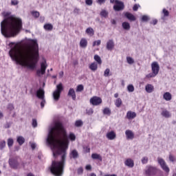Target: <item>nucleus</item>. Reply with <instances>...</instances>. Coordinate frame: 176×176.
<instances>
[{"label": "nucleus", "mask_w": 176, "mask_h": 176, "mask_svg": "<svg viewBox=\"0 0 176 176\" xmlns=\"http://www.w3.org/2000/svg\"><path fill=\"white\" fill-rule=\"evenodd\" d=\"M31 13L33 17H35V19H38V17H39V12L32 11Z\"/></svg>", "instance_id": "nucleus-40"}, {"label": "nucleus", "mask_w": 176, "mask_h": 176, "mask_svg": "<svg viewBox=\"0 0 176 176\" xmlns=\"http://www.w3.org/2000/svg\"><path fill=\"white\" fill-rule=\"evenodd\" d=\"M100 16L102 17H104V19H107V17H108V12H107V10H102L100 12Z\"/></svg>", "instance_id": "nucleus-35"}, {"label": "nucleus", "mask_w": 176, "mask_h": 176, "mask_svg": "<svg viewBox=\"0 0 176 176\" xmlns=\"http://www.w3.org/2000/svg\"><path fill=\"white\" fill-rule=\"evenodd\" d=\"M91 157H92V159H94L96 160H100V162H102V157H101V155H100V154L93 153L91 155Z\"/></svg>", "instance_id": "nucleus-25"}, {"label": "nucleus", "mask_w": 176, "mask_h": 176, "mask_svg": "<svg viewBox=\"0 0 176 176\" xmlns=\"http://www.w3.org/2000/svg\"><path fill=\"white\" fill-rule=\"evenodd\" d=\"M125 135L126 137V140H133L134 139V133L131 130H126L125 131Z\"/></svg>", "instance_id": "nucleus-16"}, {"label": "nucleus", "mask_w": 176, "mask_h": 176, "mask_svg": "<svg viewBox=\"0 0 176 176\" xmlns=\"http://www.w3.org/2000/svg\"><path fill=\"white\" fill-rule=\"evenodd\" d=\"M115 47V43H113V40H109L107 43L106 49L107 50H109L111 52V50H113V48Z\"/></svg>", "instance_id": "nucleus-15"}, {"label": "nucleus", "mask_w": 176, "mask_h": 176, "mask_svg": "<svg viewBox=\"0 0 176 176\" xmlns=\"http://www.w3.org/2000/svg\"><path fill=\"white\" fill-rule=\"evenodd\" d=\"M85 32L88 35H91V36H93V35H94V30H93V28H88L86 30Z\"/></svg>", "instance_id": "nucleus-31"}, {"label": "nucleus", "mask_w": 176, "mask_h": 176, "mask_svg": "<svg viewBox=\"0 0 176 176\" xmlns=\"http://www.w3.org/2000/svg\"><path fill=\"white\" fill-rule=\"evenodd\" d=\"M137 117V113H135V112L134 111H128L126 113V118L127 119L130 120V119H134V118Z\"/></svg>", "instance_id": "nucleus-21"}, {"label": "nucleus", "mask_w": 176, "mask_h": 176, "mask_svg": "<svg viewBox=\"0 0 176 176\" xmlns=\"http://www.w3.org/2000/svg\"><path fill=\"white\" fill-rule=\"evenodd\" d=\"M79 154L76 150H73L70 154V157H73V159H78Z\"/></svg>", "instance_id": "nucleus-26"}, {"label": "nucleus", "mask_w": 176, "mask_h": 176, "mask_svg": "<svg viewBox=\"0 0 176 176\" xmlns=\"http://www.w3.org/2000/svg\"><path fill=\"white\" fill-rule=\"evenodd\" d=\"M6 146V141L2 140L0 142V151H2L3 148Z\"/></svg>", "instance_id": "nucleus-37"}, {"label": "nucleus", "mask_w": 176, "mask_h": 176, "mask_svg": "<svg viewBox=\"0 0 176 176\" xmlns=\"http://www.w3.org/2000/svg\"><path fill=\"white\" fill-rule=\"evenodd\" d=\"M85 3L89 6H91L93 5V0H86Z\"/></svg>", "instance_id": "nucleus-52"}, {"label": "nucleus", "mask_w": 176, "mask_h": 176, "mask_svg": "<svg viewBox=\"0 0 176 176\" xmlns=\"http://www.w3.org/2000/svg\"><path fill=\"white\" fill-rule=\"evenodd\" d=\"M84 149L85 150V152L87 153H89V152H90V148L86 146V147H84Z\"/></svg>", "instance_id": "nucleus-60"}, {"label": "nucleus", "mask_w": 176, "mask_h": 176, "mask_svg": "<svg viewBox=\"0 0 176 176\" xmlns=\"http://www.w3.org/2000/svg\"><path fill=\"white\" fill-rule=\"evenodd\" d=\"M36 97L39 98L40 100H42L41 102V108H43L45 107V103L46 101L45 100V91L42 89V88H40L38 90L36 91Z\"/></svg>", "instance_id": "nucleus-6"}, {"label": "nucleus", "mask_w": 176, "mask_h": 176, "mask_svg": "<svg viewBox=\"0 0 176 176\" xmlns=\"http://www.w3.org/2000/svg\"><path fill=\"white\" fill-rule=\"evenodd\" d=\"M96 45L97 46H100V45H101V40H98V41H94V42L93 43V46L94 47V46H96Z\"/></svg>", "instance_id": "nucleus-48"}, {"label": "nucleus", "mask_w": 176, "mask_h": 176, "mask_svg": "<svg viewBox=\"0 0 176 176\" xmlns=\"http://www.w3.org/2000/svg\"><path fill=\"white\" fill-rule=\"evenodd\" d=\"M11 5L16 6V5H19V1L16 0H12L11 1Z\"/></svg>", "instance_id": "nucleus-55"}, {"label": "nucleus", "mask_w": 176, "mask_h": 176, "mask_svg": "<svg viewBox=\"0 0 176 176\" xmlns=\"http://www.w3.org/2000/svg\"><path fill=\"white\" fill-rule=\"evenodd\" d=\"M157 74H155V73H153V72H152V73H150L148 74H147L146 76V78H155V76H156Z\"/></svg>", "instance_id": "nucleus-46"}, {"label": "nucleus", "mask_w": 176, "mask_h": 176, "mask_svg": "<svg viewBox=\"0 0 176 176\" xmlns=\"http://www.w3.org/2000/svg\"><path fill=\"white\" fill-rule=\"evenodd\" d=\"M127 90L129 93H133L134 91V86L133 85H128Z\"/></svg>", "instance_id": "nucleus-41"}, {"label": "nucleus", "mask_w": 176, "mask_h": 176, "mask_svg": "<svg viewBox=\"0 0 176 176\" xmlns=\"http://www.w3.org/2000/svg\"><path fill=\"white\" fill-rule=\"evenodd\" d=\"M122 99H120V98H118L115 101V105L116 107H117V108H120V107L122 106Z\"/></svg>", "instance_id": "nucleus-29"}, {"label": "nucleus", "mask_w": 176, "mask_h": 176, "mask_svg": "<svg viewBox=\"0 0 176 176\" xmlns=\"http://www.w3.org/2000/svg\"><path fill=\"white\" fill-rule=\"evenodd\" d=\"M47 144L50 146L54 157L61 155L59 162L52 161L50 168V172L55 176H63L67 157V149L69 145V139L64 126L60 122H54L49 128L46 139Z\"/></svg>", "instance_id": "nucleus-1"}, {"label": "nucleus", "mask_w": 176, "mask_h": 176, "mask_svg": "<svg viewBox=\"0 0 176 176\" xmlns=\"http://www.w3.org/2000/svg\"><path fill=\"white\" fill-rule=\"evenodd\" d=\"M75 126L76 127H82V126H83V121L80 120H76L75 122Z\"/></svg>", "instance_id": "nucleus-34"}, {"label": "nucleus", "mask_w": 176, "mask_h": 176, "mask_svg": "<svg viewBox=\"0 0 176 176\" xmlns=\"http://www.w3.org/2000/svg\"><path fill=\"white\" fill-rule=\"evenodd\" d=\"M163 13H164V15L165 16V17L168 16V14H169L168 10H167L166 9H164L163 10Z\"/></svg>", "instance_id": "nucleus-56"}, {"label": "nucleus", "mask_w": 176, "mask_h": 176, "mask_svg": "<svg viewBox=\"0 0 176 176\" xmlns=\"http://www.w3.org/2000/svg\"><path fill=\"white\" fill-rule=\"evenodd\" d=\"M157 162L160 164V166L165 171V173H170V168H168V166H167V164L166 163V161L163 160V158L158 157Z\"/></svg>", "instance_id": "nucleus-8"}, {"label": "nucleus", "mask_w": 176, "mask_h": 176, "mask_svg": "<svg viewBox=\"0 0 176 176\" xmlns=\"http://www.w3.org/2000/svg\"><path fill=\"white\" fill-rule=\"evenodd\" d=\"M97 2L99 5H102V3H105V0H98Z\"/></svg>", "instance_id": "nucleus-59"}, {"label": "nucleus", "mask_w": 176, "mask_h": 176, "mask_svg": "<svg viewBox=\"0 0 176 176\" xmlns=\"http://www.w3.org/2000/svg\"><path fill=\"white\" fill-rule=\"evenodd\" d=\"M9 56L12 61H15L16 65L23 68V41L19 43H10Z\"/></svg>", "instance_id": "nucleus-4"}, {"label": "nucleus", "mask_w": 176, "mask_h": 176, "mask_svg": "<svg viewBox=\"0 0 176 176\" xmlns=\"http://www.w3.org/2000/svg\"><path fill=\"white\" fill-rule=\"evenodd\" d=\"M116 5L113 6V10L116 12H120V10H123L124 9V3L119 0L115 1Z\"/></svg>", "instance_id": "nucleus-9"}, {"label": "nucleus", "mask_w": 176, "mask_h": 176, "mask_svg": "<svg viewBox=\"0 0 176 176\" xmlns=\"http://www.w3.org/2000/svg\"><path fill=\"white\" fill-rule=\"evenodd\" d=\"M78 174H83V168H79L78 169Z\"/></svg>", "instance_id": "nucleus-57"}, {"label": "nucleus", "mask_w": 176, "mask_h": 176, "mask_svg": "<svg viewBox=\"0 0 176 176\" xmlns=\"http://www.w3.org/2000/svg\"><path fill=\"white\" fill-rule=\"evenodd\" d=\"M149 20V16H146V15H144L142 17V21H148Z\"/></svg>", "instance_id": "nucleus-49"}, {"label": "nucleus", "mask_w": 176, "mask_h": 176, "mask_svg": "<svg viewBox=\"0 0 176 176\" xmlns=\"http://www.w3.org/2000/svg\"><path fill=\"white\" fill-rule=\"evenodd\" d=\"M74 13H79V9L75 8L74 10Z\"/></svg>", "instance_id": "nucleus-64"}, {"label": "nucleus", "mask_w": 176, "mask_h": 176, "mask_svg": "<svg viewBox=\"0 0 176 176\" xmlns=\"http://www.w3.org/2000/svg\"><path fill=\"white\" fill-rule=\"evenodd\" d=\"M94 60L96 62L98 63V64H99L100 65H101V64H102V60H101V57H100V56L98 55H95L94 56Z\"/></svg>", "instance_id": "nucleus-32"}, {"label": "nucleus", "mask_w": 176, "mask_h": 176, "mask_svg": "<svg viewBox=\"0 0 176 176\" xmlns=\"http://www.w3.org/2000/svg\"><path fill=\"white\" fill-rule=\"evenodd\" d=\"M161 115L162 116H163V118H166V119H168V118H171V113H170V111L166 109L162 110V111L161 112Z\"/></svg>", "instance_id": "nucleus-19"}, {"label": "nucleus", "mask_w": 176, "mask_h": 176, "mask_svg": "<svg viewBox=\"0 0 176 176\" xmlns=\"http://www.w3.org/2000/svg\"><path fill=\"white\" fill-rule=\"evenodd\" d=\"M87 114V115H93V109H89L86 110Z\"/></svg>", "instance_id": "nucleus-53"}, {"label": "nucleus", "mask_w": 176, "mask_h": 176, "mask_svg": "<svg viewBox=\"0 0 176 176\" xmlns=\"http://www.w3.org/2000/svg\"><path fill=\"white\" fill-rule=\"evenodd\" d=\"M38 61H39L38 41L34 39H28L26 42H23V67H27L29 69H35Z\"/></svg>", "instance_id": "nucleus-2"}, {"label": "nucleus", "mask_w": 176, "mask_h": 176, "mask_svg": "<svg viewBox=\"0 0 176 176\" xmlns=\"http://www.w3.org/2000/svg\"><path fill=\"white\" fill-rule=\"evenodd\" d=\"M111 113V109L108 107H106L103 109V114L107 115L108 116H110Z\"/></svg>", "instance_id": "nucleus-33"}, {"label": "nucleus", "mask_w": 176, "mask_h": 176, "mask_svg": "<svg viewBox=\"0 0 176 176\" xmlns=\"http://www.w3.org/2000/svg\"><path fill=\"white\" fill-rule=\"evenodd\" d=\"M7 108L9 109V111H13V109H14V107H13V104L11 103L8 104Z\"/></svg>", "instance_id": "nucleus-50"}, {"label": "nucleus", "mask_w": 176, "mask_h": 176, "mask_svg": "<svg viewBox=\"0 0 176 176\" xmlns=\"http://www.w3.org/2000/svg\"><path fill=\"white\" fill-rule=\"evenodd\" d=\"M126 61L128 64H130L131 65V64H134V59L130 56L126 57Z\"/></svg>", "instance_id": "nucleus-38"}, {"label": "nucleus", "mask_w": 176, "mask_h": 176, "mask_svg": "<svg viewBox=\"0 0 176 176\" xmlns=\"http://www.w3.org/2000/svg\"><path fill=\"white\" fill-rule=\"evenodd\" d=\"M102 102V99L98 96H94L90 99V104L94 106L100 105Z\"/></svg>", "instance_id": "nucleus-10"}, {"label": "nucleus", "mask_w": 176, "mask_h": 176, "mask_svg": "<svg viewBox=\"0 0 176 176\" xmlns=\"http://www.w3.org/2000/svg\"><path fill=\"white\" fill-rule=\"evenodd\" d=\"M109 74H111V69H109V68H107L104 72V76L108 78V76H109Z\"/></svg>", "instance_id": "nucleus-39"}, {"label": "nucleus", "mask_w": 176, "mask_h": 176, "mask_svg": "<svg viewBox=\"0 0 176 176\" xmlns=\"http://www.w3.org/2000/svg\"><path fill=\"white\" fill-rule=\"evenodd\" d=\"M149 159L148 158V157H143L142 158V164H146V163H148Z\"/></svg>", "instance_id": "nucleus-43"}, {"label": "nucleus", "mask_w": 176, "mask_h": 176, "mask_svg": "<svg viewBox=\"0 0 176 176\" xmlns=\"http://www.w3.org/2000/svg\"><path fill=\"white\" fill-rule=\"evenodd\" d=\"M152 72L155 74V75H157L159 74V71H160V66H159V63L157 62H153L151 64Z\"/></svg>", "instance_id": "nucleus-13"}, {"label": "nucleus", "mask_w": 176, "mask_h": 176, "mask_svg": "<svg viewBox=\"0 0 176 176\" xmlns=\"http://www.w3.org/2000/svg\"><path fill=\"white\" fill-rule=\"evenodd\" d=\"M23 21L10 13L4 14V19L1 22V35L5 38H13L21 31Z\"/></svg>", "instance_id": "nucleus-3"}, {"label": "nucleus", "mask_w": 176, "mask_h": 176, "mask_svg": "<svg viewBox=\"0 0 176 176\" xmlns=\"http://www.w3.org/2000/svg\"><path fill=\"white\" fill-rule=\"evenodd\" d=\"M163 97L166 100V101H170L172 98L171 94H170V92H166L164 94Z\"/></svg>", "instance_id": "nucleus-27"}, {"label": "nucleus", "mask_w": 176, "mask_h": 176, "mask_svg": "<svg viewBox=\"0 0 176 176\" xmlns=\"http://www.w3.org/2000/svg\"><path fill=\"white\" fill-rule=\"evenodd\" d=\"M14 151H20V146H14Z\"/></svg>", "instance_id": "nucleus-61"}, {"label": "nucleus", "mask_w": 176, "mask_h": 176, "mask_svg": "<svg viewBox=\"0 0 176 176\" xmlns=\"http://www.w3.org/2000/svg\"><path fill=\"white\" fill-rule=\"evenodd\" d=\"M9 165L11 167V168H14L16 170L19 167V162H17V160L14 158H10L8 161Z\"/></svg>", "instance_id": "nucleus-12"}, {"label": "nucleus", "mask_w": 176, "mask_h": 176, "mask_svg": "<svg viewBox=\"0 0 176 176\" xmlns=\"http://www.w3.org/2000/svg\"><path fill=\"white\" fill-rule=\"evenodd\" d=\"M85 168L86 170H91V165H87Z\"/></svg>", "instance_id": "nucleus-62"}, {"label": "nucleus", "mask_w": 176, "mask_h": 176, "mask_svg": "<svg viewBox=\"0 0 176 176\" xmlns=\"http://www.w3.org/2000/svg\"><path fill=\"white\" fill-rule=\"evenodd\" d=\"M16 141L19 145H23V136L18 137Z\"/></svg>", "instance_id": "nucleus-44"}, {"label": "nucleus", "mask_w": 176, "mask_h": 176, "mask_svg": "<svg viewBox=\"0 0 176 176\" xmlns=\"http://www.w3.org/2000/svg\"><path fill=\"white\" fill-rule=\"evenodd\" d=\"M153 89H154L153 85L151 84H148L145 87V89L147 93H152V91H153Z\"/></svg>", "instance_id": "nucleus-24"}, {"label": "nucleus", "mask_w": 176, "mask_h": 176, "mask_svg": "<svg viewBox=\"0 0 176 176\" xmlns=\"http://www.w3.org/2000/svg\"><path fill=\"white\" fill-rule=\"evenodd\" d=\"M97 68H98L97 63H92L90 65H89V69H91V71H97Z\"/></svg>", "instance_id": "nucleus-30"}, {"label": "nucleus", "mask_w": 176, "mask_h": 176, "mask_svg": "<svg viewBox=\"0 0 176 176\" xmlns=\"http://www.w3.org/2000/svg\"><path fill=\"white\" fill-rule=\"evenodd\" d=\"M32 126H33V127H37V126H38V122H36V120L33 119V120H32Z\"/></svg>", "instance_id": "nucleus-51"}, {"label": "nucleus", "mask_w": 176, "mask_h": 176, "mask_svg": "<svg viewBox=\"0 0 176 176\" xmlns=\"http://www.w3.org/2000/svg\"><path fill=\"white\" fill-rule=\"evenodd\" d=\"M106 137L110 141H113V140L116 138V133H115V131H111L106 134Z\"/></svg>", "instance_id": "nucleus-14"}, {"label": "nucleus", "mask_w": 176, "mask_h": 176, "mask_svg": "<svg viewBox=\"0 0 176 176\" xmlns=\"http://www.w3.org/2000/svg\"><path fill=\"white\" fill-rule=\"evenodd\" d=\"M122 27L123 30H125V31H130L131 26L129 22H123L122 23Z\"/></svg>", "instance_id": "nucleus-23"}, {"label": "nucleus", "mask_w": 176, "mask_h": 176, "mask_svg": "<svg viewBox=\"0 0 176 176\" xmlns=\"http://www.w3.org/2000/svg\"><path fill=\"white\" fill-rule=\"evenodd\" d=\"M83 86L82 85H79L77 87L76 91H83Z\"/></svg>", "instance_id": "nucleus-47"}, {"label": "nucleus", "mask_w": 176, "mask_h": 176, "mask_svg": "<svg viewBox=\"0 0 176 176\" xmlns=\"http://www.w3.org/2000/svg\"><path fill=\"white\" fill-rule=\"evenodd\" d=\"M69 137L71 141H75L76 140V136L74 133H70Z\"/></svg>", "instance_id": "nucleus-45"}, {"label": "nucleus", "mask_w": 176, "mask_h": 176, "mask_svg": "<svg viewBox=\"0 0 176 176\" xmlns=\"http://www.w3.org/2000/svg\"><path fill=\"white\" fill-rule=\"evenodd\" d=\"M46 68H47V64L46 63V60H44V62L41 63V69H38L36 71V74L38 76L45 75V74H46Z\"/></svg>", "instance_id": "nucleus-7"}, {"label": "nucleus", "mask_w": 176, "mask_h": 176, "mask_svg": "<svg viewBox=\"0 0 176 176\" xmlns=\"http://www.w3.org/2000/svg\"><path fill=\"white\" fill-rule=\"evenodd\" d=\"M124 164L125 166H126V167H129V168H133V167H134V161L129 158L124 162Z\"/></svg>", "instance_id": "nucleus-18"}, {"label": "nucleus", "mask_w": 176, "mask_h": 176, "mask_svg": "<svg viewBox=\"0 0 176 176\" xmlns=\"http://www.w3.org/2000/svg\"><path fill=\"white\" fill-rule=\"evenodd\" d=\"M169 160H170V162H172V163H174V162H176L175 156L173 155L172 154H170L169 155Z\"/></svg>", "instance_id": "nucleus-42"}, {"label": "nucleus", "mask_w": 176, "mask_h": 176, "mask_svg": "<svg viewBox=\"0 0 176 176\" xmlns=\"http://www.w3.org/2000/svg\"><path fill=\"white\" fill-rule=\"evenodd\" d=\"M138 8H140V5L139 4H135L133 6V10H134V12H137V10H138Z\"/></svg>", "instance_id": "nucleus-54"}, {"label": "nucleus", "mask_w": 176, "mask_h": 176, "mask_svg": "<svg viewBox=\"0 0 176 176\" xmlns=\"http://www.w3.org/2000/svg\"><path fill=\"white\" fill-rule=\"evenodd\" d=\"M80 47L82 49H86L87 47V39L82 38L80 41Z\"/></svg>", "instance_id": "nucleus-20"}, {"label": "nucleus", "mask_w": 176, "mask_h": 176, "mask_svg": "<svg viewBox=\"0 0 176 176\" xmlns=\"http://www.w3.org/2000/svg\"><path fill=\"white\" fill-rule=\"evenodd\" d=\"M14 141L12 138H8V148H12L13 146Z\"/></svg>", "instance_id": "nucleus-36"}, {"label": "nucleus", "mask_w": 176, "mask_h": 176, "mask_svg": "<svg viewBox=\"0 0 176 176\" xmlns=\"http://www.w3.org/2000/svg\"><path fill=\"white\" fill-rule=\"evenodd\" d=\"M63 90H64V88L63 87L62 83L56 85V89L53 92L52 94L54 101H58V100H60L61 91H63Z\"/></svg>", "instance_id": "nucleus-5"}, {"label": "nucleus", "mask_w": 176, "mask_h": 176, "mask_svg": "<svg viewBox=\"0 0 176 176\" xmlns=\"http://www.w3.org/2000/svg\"><path fill=\"white\" fill-rule=\"evenodd\" d=\"M152 24H153V25H156V24H157V19H154V20L153 21Z\"/></svg>", "instance_id": "nucleus-63"}, {"label": "nucleus", "mask_w": 176, "mask_h": 176, "mask_svg": "<svg viewBox=\"0 0 176 176\" xmlns=\"http://www.w3.org/2000/svg\"><path fill=\"white\" fill-rule=\"evenodd\" d=\"M67 95L69 96V97H72L74 101L76 100V94L75 93V89H74V88L69 89Z\"/></svg>", "instance_id": "nucleus-17"}, {"label": "nucleus", "mask_w": 176, "mask_h": 176, "mask_svg": "<svg viewBox=\"0 0 176 176\" xmlns=\"http://www.w3.org/2000/svg\"><path fill=\"white\" fill-rule=\"evenodd\" d=\"M43 27L46 31H52L53 30V25L51 23L45 24Z\"/></svg>", "instance_id": "nucleus-28"}, {"label": "nucleus", "mask_w": 176, "mask_h": 176, "mask_svg": "<svg viewBox=\"0 0 176 176\" xmlns=\"http://www.w3.org/2000/svg\"><path fill=\"white\" fill-rule=\"evenodd\" d=\"M30 146L32 149H35L36 148V144L35 143H30Z\"/></svg>", "instance_id": "nucleus-58"}, {"label": "nucleus", "mask_w": 176, "mask_h": 176, "mask_svg": "<svg viewBox=\"0 0 176 176\" xmlns=\"http://www.w3.org/2000/svg\"><path fill=\"white\" fill-rule=\"evenodd\" d=\"M124 16L130 21H135V16L134 15H133V14H131L130 12H126Z\"/></svg>", "instance_id": "nucleus-22"}, {"label": "nucleus", "mask_w": 176, "mask_h": 176, "mask_svg": "<svg viewBox=\"0 0 176 176\" xmlns=\"http://www.w3.org/2000/svg\"><path fill=\"white\" fill-rule=\"evenodd\" d=\"M157 169L153 166H146V169L145 170L146 175L148 176L155 175L156 174Z\"/></svg>", "instance_id": "nucleus-11"}]
</instances>
